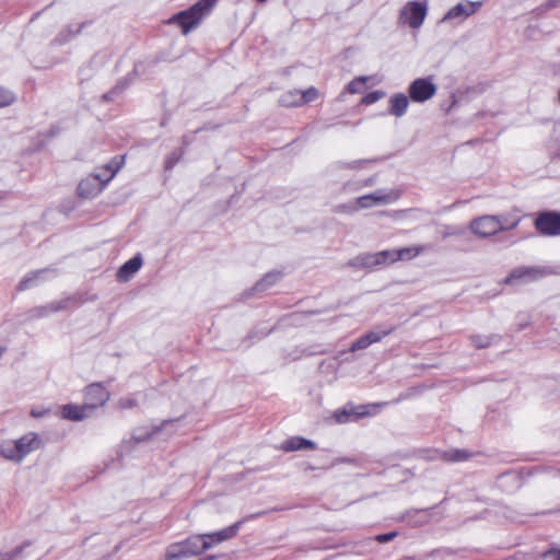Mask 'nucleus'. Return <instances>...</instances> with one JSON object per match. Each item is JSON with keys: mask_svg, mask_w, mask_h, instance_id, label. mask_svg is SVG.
Wrapping results in <instances>:
<instances>
[{"mask_svg": "<svg viewBox=\"0 0 560 560\" xmlns=\"http://www.w3.org/2000/svg\"><path fill=\"white\" fill-rule=\"evenodd\" d=\"M366 81H368V77H358L347 84L346 91L350 94L359 93V92H361V90Z\"/></svg>", "mask_w": 560, "mask_h": 560, "instance_id": "obj_34", "label": "nucleus"}, {"mask_svg": "<svg viewBox=\"0 0 560 560\" xmlns=\"http://www.w3.org/2000/svg\"><path fill=\"white\" fill-rule=\"evenodd\" d=\"M396 536H397L396 532H389V533L377 535L375 537V540L378 541L380 544H385V542H388L392 539H394Z\"/></svg>", "mask_w": 560, "mask_h": 560, "instance_id": "obj_43", "label": "nucleus"}, {"mask_svg": "<svg viewBox=\"0 0 560 560\" xmlns=\"http://www.w3.org/2000/svg\"><path fill=\"white\" fill-rule=\"evenodd\" d=\"M374 184H375V176H371V177L366 178L365 180H363L361 184L347 182L343 185V190H346V191L358 190L361 187H370V186H373Z\"/></svg>", "mask_w": 560, "mask_h": 560, "instance_id": "obj_35", "label": "nucleus"}, {"mask_svg": "<svg viewBox=\"0 0 560 560\" xmlns=\"http://www.w3.org/2000/svg\"><path fill=\"white\" fill-rule=\"evenodd\" d=\"M122 163L124 158H119V160L116 158L97 173L90 174L83 178L78 186V194L83 198H94L97 196L119 171Z\"/></svg>", "mask_w": 560, "mask_h": 560, "instance_id": "obj_2", "label": "nucleus"}, {"mask_svg": "<svg viewBox=\"0 0 560 560\" xmlns=\"http://www.w3.org/2000/svg\"><path fill=\"white\" fill-rule=\"evenodd\" d=\"M256 1H257V2H259V3H265V2H267L268 0H256Z\"/></svg>", "mask_w": 560, "mask_h": 560, "instance_id": "obj_49", "label": "nucleus"}, {"mask_svg": "<svg viewBox=\"0 0 560 560\" xmlns=\"http://www.w3.org/2000/svg\"><path fill=\"white\" fill-rule=\"evenodd\" d=\"M547 273L546 269L537 266H522L513 269L505 279L508 284L528 283L541 279Z\"/></svg>", "mask_w": 560, "mask_h": 560, "instance_id": "obj_13", "label": "nucleus"}, {"mask_svg": "<svg viewBox=\"0 0 560 560\" xmlns=\"http://www.w3.org/2000/svg\"><path fill=\"white\" fill-rule=\"evenodd\" d=\"M302 105L314 102L318 97V90L314 86L301 91Z\"/></svg>", "mask_w": 560, "mask_h": 560, "instance_id": "obj_38", "label": "nucleus"}, {"mask_svg": "<svg viewBox=\"0 0 560 560\" xmlns=\"http://www.w3.org/2000/svg\"><path fill=\"white\" fill-rule=\"evenodd\" d=\"M482 7V1L464 0L452 7L441 19L440 23H463L466 19L477 13Z\"/></svg>", "mask_w": 560, "mask_h": 560, "instance_id": "obj_8", "label": "nucleus"}, {"mask_svg": "<svg viewBox=\"0 0 560 560\" xmlns=\"http://www.w3.org/2000/svg\"><path fill=\"white\" fill-rule=\"evenodd\" d=\"M143 264L142 256L137 254L127 260L117 271L116 277L119 282L129 281L141 268Z\"/></svg>", "mask_w": 560, "mask_h": 560, "instance_id": "obj_17", "label": "nucleus"}, {"mask_svg": "<svg viewBox=\"0 0 560 560\" xmlns=\"http://www.w3.org/2000/svg\"><path fill=\"white\" fill-rule=\"evenodd\" d=\"M400 197V192L396 189H390L388 191L384 189H377L372 194H368L361 196L355 199V203L358 209H368L375 205H387L392 203Z\"/></svg>", "mask_w": 560, "mask_h": 560, "instance_id": "obj_11", "label": "nucleus"}, {"mask_svg": "<svg viewBox=\"0 0 560 560\" xmlns=\"http://www.w3.org/2000/svg\"><path fill=\"white\" fill-rule=\"evenodd\" d=\"M241 522H236L233 525L223 528L219 532L209 533V534H202L201 536L205 537L208 542H210V548L214 545H218L220 542H223L225 540H229L237 535V532L240 529Z\"/></svg>", "mask_w": 560, "mask_h": 560, "instance_id": "obj_18", "label": "nucleus"}, {"mask_svg": "<svg viewBox=\"0 0 560 560\" xmlns=\"http://www.w3.org/2000/svg\"><path fill=\"white\" fill-rule=\"evenodd\" d=\"M127 85L128 83L126 79L124 81H119L112 91L103 95V98L105 101H113L115 95L122 92L127 88Z\"/></svg>", "mask_w": 560, "mask_h": 560, "instance_id": "obj_40", "label": "nucleus"}, {"mask_svg": "<svg viewBox=\"0 0 560 560\" xmlns=\"http://www.w3.org/2000/svg\"><path fill=\"white\" fill-rule=\"evenodd\" d=\"M429 248L428 245H418V246H410V247H404L400 249H396L397 253V261L398 260H410L423 252H425Z\"/></svg>", "mask_w": 560, "mask_h": 560, "instance_id": "obj_27", "label": "nucleus"}, {"mask_svg": "<svg viewBox=\"0 0 560 560\" xmlns=\"http://www.w3.org/2000/svg\"><path fill=\"white\" fill-rule=\"evenodd\" d=\"M86 25V22L80 24H69L65 26L56 37V42L59 45H63L71 40L75 35L80 34L83 27Z\"/></svg>", "mask_w": 560, "mask_h": 560, "instance_id": "obj_23", "label": "nucleus"}, {"mask_svg": "<svg viewBox=\"0 0 560 560\" xmlns=\"http://www.w3.org/2000/svg\"><path fill=\"white\" fill-rule=\"evenodd\" d=\"M301 100H302L301 91L290 90V91L284 92L280 96L279 103L281 106H284V107H298V106L302 105Z\"/></svg>", "mask_w": 560, "mask_h": 560, "instance_id": "obj_28", "label": "nucleus"}, {"mask_svg": "<svg viewBox=\"0 0 560 560\" xmlns=\"http://www.w3.org/2000/svg\"><path fill=\"white\" fill-rule=\"evenodd\" d=\"M560 5V0H548L545 4H544V9L545 10H550V9H553L556 7Z\"/></svg>", "mask_w": 560, "mask_h": 560, "instance_id": "obj_45", "label": "nucleus"}, {"mask_svg": "<svg viewBox=\"0 0 560 560\" xmlns=\"http://www.w3.org/2000/svg\"><path fill=\"white\" fill-rule=\"evenodd\" d=\"M376 162H378V159H361V160H354L352 162L338 161V162H335L334 164H331L330 167L332 171H339V170H343V168L358 170V168L364 167L368 164H372V163H376Z\"/></svg>", "mask_w": 560, "mask_h": 560, "instance_id": "obj_25", "label": "nucleus"}, {"mask_svg": "<svg viewBox=\"0 0 560 560\" xmlns=\"http://www.w3.org/2000/svg\"><path fill=\"white\" fill-rule=\"evenodd\" d=\"M206 560H213V557H209V558H207Z\"/></svg>", "mask_w": 560, "mask_h": 560, "instance_id": "obj_50", "label": "nucleus"}, {"mask_svg": "<svg viewBox=\"0 0 560 560\" xmlns=\"http://www.w3.org/2000/svg\"><path fill=\"white\" fill-rule=\"evenodd\" d=\"M14 101V93L0 86V108L10 106Z\"/></svg>", "mask_w": 560, "mask_h": 560, "instance_id": "obj_36", "label": "nucleus"}, {"mask_svg": "<svg viewBox=\"0 0 560 560\" xmlns=\"http://www.w3.org/2000/svg\"><path fill=\"white\" fill-rule=\"evenodd\" d=\"M30 545L31 542L26 541L10 552H0V560H24L23 552Z\"/></svg>", "mask_w": 560, "mask_h": 560, "instance_id": "obj_32", "label": "nucleus"}, {"mask_svg": "<svg viewBox=\"0 0 560 560\" xmlns=\"http://www.w3.org/2000/svg\"><path fill=\"white\" fill-rule=\"evenodd\" d=\"M179 421V419H170V420H164L160 425H155L152 428L151 432H148V433H140V434H136L133 438L136 441L138 442H141V441H145V440H149L153 436H155L160 431L162 430H165V429H168V428H173L175 427V424Z\"/></svg>", "mask_w": 560, "mask_h": 560, "instance_id": "obj_26", "label": "nucleus"}, {"mask_svg": "<svg viewBox=\"0 0 560 560\" xmlns=\"http://www.w3.org/2000/svg\"><path fill=\"white\" fill-rule=\"evenodd\" d=\"M386 405H388V402H376L360 406L348 405L342 409L336 410L334 418L338 423H347L366 416H374Z\"/></svg>", "mask_w": 560, "mask_h": 560, "instance_id": "obj_6", "label": "nucleus"}, {"mask_svg": "<svg viewBox=\"0 0 560 560\" xmlns=\"http://www.w3.org/2000/svg\"><path fill=\"white\" fill-rule=\"evenodd\" d=\"M428 14L427 1H408L399 11L398 23L418 30Z\"/></svg>", "mask_w": 560, "mask_h": 560, "instance_id": "obj_5", "label": "nucleus"}, {"mask_svg": "<svg viewBox=\"0 0 560 560\" xmlns=\"http://www.w3.org/2000/svg\"><path fill=\"white\" fill-rule=\"evenodd\" d=\"M471 457V453H469L466 450H459V448H451L448 451L443 452L442 458L445 462L450 463H457V462H465Z\"/></svg>", "mask_w": 560, "mask_h": 560, "instance_id": "obj_29", "label": "nucleus"}, {"mask_svg": "<svg viewBox=\"0 0 560 560\" xmlns=\"http://www.w3.org/2000/svg\"><path fill=\"white\" fill-rule=\"evenodd\" d=\"M31 415H32L34 418H39V417H42V416H43V412H40V411H36V410H34V409H33V410L31 411Z\"/></svg>", "mask_w": 560, "mask_h": 560, "instance_id": "obj_46", "label": "nucleus"}, {"mask_svg": "<svg viewBox=\"0 0 560 560\" xmlns=\"http://www.w3.org/2000/svg\"><path fill=\"white\" fill-rule=\"evenodd\" d=\"M378 266L388 265L397 261V253L396 249H385L375 253Z\"/></svg>", "mask_w": 560, "mask_h": 560, "instance_id": "obj_33", "label": "nucleus"}, {"mask_svg": "<svg viewBox=\"0 0 560 560\" xmlns=\"http://www.w3.org/2000/svg\"><path fill=\"white\" fill-rule=\"evenodd\" d=\"M349 265L357 268H374L378 262L375 253H364L350 260Z\"/></svg>", "mask_w": 560, "mask_h": 560, "instance_id": "obj_24", "label": "nucleus"}, {"mask_svg": "<svg viewBox=\"0 0 560 560\" xmlns=\"http://www.w3.org/2000/svg\"><path fill=\"white\" fill-rule=\"evenodd\" d=\"M497 339H499L495 335L483 336V335H474L470 337L472 345L478 349H483L492 345Z\"/></svg>", "mask_w": 560, "mask_h": 560, "instance_id": "obj_31", "label": "nucleus"}, {"mask_svg": "<svg viewBox=\"0 0 560 560\" xmlns=\"http://www.w3.org/2000/svg\"><path fill=\"white\" fill-rule=\"evenodd\" d=\"M217 0H199L186 10L174 14L170 20V24H176L182 28L184 35H187L194 28L199 26L202 20L210 14L214 8Z\"/></svg>", "mask_w": 560, "mask_h": 560, "instance_id": "obj_3", "label": "nucleus"}, {"mask_svg": "<svg viewBox=\"0 0 560 560\" xmlns=\"http://www.w3.org/2000/svg\"><path fill=\"white\" fill-rule=\"evenodd\" d=\"M305 448L315 450L316 444L313 441L301 436H293L281 443V450L284 452H295Z\"/></svg>", "mask_w": 560, "mask_h": 560, "instance_id": "obj_21", "label": "nucleus"}, {"mask_svg": "<svg viewBox=\"0 0 560 560\" xmlns=\"http://www.w3.org/2000/svg\"><path fill=\"white\" fill-rule=\"evenodd\" d=\"M117 404L120 409H131L137 407L139 401L136 395H130L120 398Z\"/></svg>", "mask_w": 560, "mask_h": 560, "instance_id": "obj_39", "label": "nucleus"}, {"mask_svg": "<svg viewBox=\"0 0 560 560\" xmlns=\"http://www.w3.org/2000/svg\"><path fill=\"white\" fill-rule=\"evenodd\" d=\"M409 98L404 93H396L388 101V113L395 117H401L407 113Z\"/></svg>", "mask_w": 560, "mask_h": 560, "instance_id": "obj_20", "label": "nucleus"}, {"mask_svg": "<svg viewBox=\"0 0 560 560\" xmlns=\"http://www.w3.org/2000/svg\"><path fill=\"white\" fill-rule=\"evenodd\" d=\"M436 93V85L432 78H419L413 80L408 86V94L411 101L424 103L432 98Z\"/></svg>", "mask_w": 560, "mask_h": 560, "instance_id": "obj_9", "label": "nucleus"}, {"mask_svg": "<svg viewBox=\"0 0 560 560\" xmlns=\"http://www.w3.org/2000/svg\"><path fill=\"white\" fill-rule=\"evenodd\" d=\"M559 548H551L541 555L540 560H559Z\"/></svg>", "mask_w": 560, "mask_h": 560, "instance_id": "obj_42", "label": "nucleus"}, {"mask_svg": "<svg viewBox=\"0 0 560 560\" xmlns=\"http://www.w3.org/2000/svg\"><path fill=\"white\" fill-rule=\"evenodd\" d=\"M42 447V440L35 432H27L15 440L0 443V456L14 464H21L26 456Z\"/></svg>", "mask_w": 560, "mask_h": 560, "instance_id": "obj_1", "label": "nucleus"}, {"mask_svg": "<svg viewBox=\"0 0 560 560\" xmlns=\"http://www.w3.org/2000/svg\"><path fill=\"white\" fill-rule=\"evenodd\" d=\"M499 219L495 215H481L469 223L470 231L480 238H487L501 232Z\"/></svg>", "mask_w": 560, "mask_h": 560, "instance_id": "obj_10", "label": "nucleus"}, {"mask_svg": "<svg viewBox=\"0 0 560 560\" xmlns=\"http://www.w3.org/2000/svg\"><path fill=\"white\" fill-rule=\"evenodd\" d=\"M282 272L278 270L267 272L259 281L256 282L252 291L264 292L276 284L282 278Z\"/></svg>", "mask_w": 560, "mask_h": 560, "instance_id": "obj_22", "label": "nucleus"}, {"mask_svg": "<svg viewBox=\"0 0 560 560\" xmlns=\"http://www.w3.org/2000/svg\"><path fill=\"white\" fill-rule=\"evenodd\" d=\"M182 156H183L182 150L173 151L172 153H170L165 160V168L172 170L178 163V161L182 159Z\"/></svg>", "mask_w": 560, "mask_h": 560, "instance_id": "obj_41", "label": "nucleus"}, {"mask_svg": "<svg viewBox=\"0 0 560 560\" xmlns=\"http://www.w3.org/2000/svg\"><path fill=\"white\" fill-rule=\"evenodd\" d=\"M55 270L50 268H44L38 270H33L26 273L21 281L19 282L16 289L18 291H25L37 287L42 282L48 280L54 277Z\"/></svg>", "mask_w": 560, "mask_h": 560, "instance_id": "obj_16", "label": "nucleus"}, {"mask_svg": "<svg viewBox=\"0 0 560 560\" xmlns=\"http://www.w3.org/2000/svg\"><path fill=\"white\" fill-rule=\"evenodd\" d=\"M337 209H338L339 212L352 213V212H355L358 210V206L341 205Z\"/></svg>", "mask_w": 560, "mask_h": 560, "instance_id": "obj_44", "label": "nucleus"}, {"mask_svg": "<svg viewBox=\"0 0 560 560\" xmlns=\"http://www.w3.org/2000/svg\"><path fill=\"white\" fill-rule=\"evenodd\" d=\"M81 302L77 296H68L59 301H51L46 305L35 306L27 312L28 319H38L47 317L52 313L66 311L69 308L78 307Z\"/></svg>", "mask_w": 560, "mask_h": 560, "instance_id": "obj_7", "label": "nucleus"}, {"mask_svg": "<svg viewBox=\"0 0 560 560\" xmlns=\"http://www.w3.org/2000/svg\"><path fill=\"white\" fill-rule=\"evenodd\" d=\"M395 330V327L376 326L374 329L354 340L350 348V352H357L369 348L371 345L382 341L385 337L390 335Z\"/></svg>", "mask_w": 560, "mask_h": 560, "instance_id": "obj_12", "label": "nucleus"}, {"mask_svg": "<svg viewBox=\"0 0 560 560\" xmlns=\"http://www.w3.org/2000/svg\"><path fill=\"white\" fill-rule=\"evenodd\" d=\"M208 549H210V542L203 536L192 535L183 541L170 545L165 558L166 560H182L199 556Z\"/></svg>", "mask_w": 560, "mask_h": 560, "instance_id": "obj_4", "label": "nucleus"}, {"mask_svg": "<svg viewBox=\"0 0 560 560\" xmlns=\"http://www.w3.org/2000/svg\"><path fill=\"white\" fill-rule=\"evenodd\" d=\"M385 96V92L377 90L368 93L362 100L361 103L364 105H372L376 103L377 101L382 100Z\"/></svg>", "mask_w": 560, "mask_h": 560, "instance_id": "obj_37", "label": "nucleus"}, {"mask_svg": "<svg viewBox=\"0 0 560 560\" xmlns=\"http://www.w3.org/2000/svg\"><path fill=\"white\" fill-rule=\"evenodd\" d=\"M559 560H560V548H559Z\"/></svg>", "mask_w": 560, "mask_h": 560, "instance_id": "obj_51", "label": "nucleus"}, {"mask_svg": "<svg viewBox=\"0 0 560 560\" xmlns=\"http://www.w3.org/2000/svg\"><path fill=\"white\" fill-rule=\"evenodd\" d=\"M138 69H139V65H136L133 71L138 72Z\"/></svg>", "mask_w": 560, "mask_h": 560, "instance_id": "obj_48", "label": "nucleus"}, {"mask_svg": "<svg viewBox=\"0 0 560 560\" xmlns=\"http://www.w3.org/2000/svg\"><path fill=\"white\" fill-rule=\"evenodd\" d=\"M535 228L542 235H560V212H540L535 220Z\"/></svg>", "mask_w": 560, "mask_h": 560, "instance_id": "obj_14", "label": "nucleus"}, {"mask_svg": "<svg viewBox=\"0 0 560 560\" xmlns=\"http://www.w3.org/2000/svg\"><path fill=\"white\" fill-rule=\"evenodd\" d=\"M92 412L89 410V407L83 405H72L67 404L63 405L61 408V416L63 419L70 420V421H81L88 417H90Z\"/></svg>", "mask_w": 560, "mask_h": 560, "instance_id": "obj_19", "label": "nucleus"}, {"mask_svg": "<svg viewBox=\"0 0 560 560\" xmlns=\"http://www.w3.org/2000/svg\"><path fill=\"white\" fill-rule=\"evenodd\" d=\"M497 219H499L500 221V225H502L501 228V231H510V230H513L515 229L520 222H521V218L520 217H516V215H513V214H510V213H506V214H498L495 215Z\"/></svg>", "mask_w": 560, "mask_h": 560, "instance_id": "obj_30", "label": "nucleus"}, {"mask_svg": "<svg viewBox=\"0 0 560 560\" xmlns=\"http://www.w3.org/2000/svg\"><path fill=\"white\" fill-rule=\"evenodd\" d=\"M109 397V392L101 383L90 384L84 389V404L91 412L104 406Z\"/></svg>", "mask_w": 560, "mask_h": 560, "instance_id": "obj_15", "label": "nucleus"}, {"mask_svg": "<svg viewBox=\"0 0 560 560\" xmlns=\"http://www.w3.org/2000/svg\"><path fill=\"white\" fill-rule=\"evenodd\" d=\"M456 234H459V232L457 231H448L447 233H445V236H448V235H456Z\"/></svg>", "mask_w": 560, "mask_h": 560, "instance_id": "obj_47", "label": "nucleus"}]
</instances>
